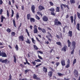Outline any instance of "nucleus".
I'll return each instance as SVG.
<instances>
[{"instance_id":"obj_29","label":"nucleus","mask_w":80,"mask_h":80,"mask_svg":"<svg viewBox=\"0 0 80 80\" xmlns=\"http://www.w3.org/2000/svg\"><path fill=\"white\" fill-rule=\"evenodd\" d=\"M7 61H8V60L7 59H5L2 61V63H7Z\"/></svg>"},{"instance_id":"obj_11","label":"nucleus","mask_w":80,"mask_h":80,"mask_svg":"<svg viewBox=\"0 0 80 80\" xmlns=\"http://www.w3.org/2000/svg\"><path fill=\"white\" fill-rule=\"evenodd\" d=\"M61 63L62 66H64L65 65V60H62L61 61Z\"/></svg>"},{"instance_id":"obj_28","label":"nucleus","mask_w":80,"mask_h":80,"mask_svg":"<svg viewBox=\"0 0 80 80\" xmlns=\"http://www.w3.org/2000/svg\"><path fill=\"white\" fill-rule=\"evenodd\" d=\"M31 40H32L33 43L35 44V43H36V41L34 40V39H33V38H32Z\"/></svg>"},{"instance_id":"obj_41","label":"nucleus","mask_w":80,"mask_h":80,"mask_svg":"<svg viewBox=\"0 0 80 80\" xmlns=\"http://www.w3.org/2000/svg\"><path fill=\"white\" fill-rule=\"evenodd\" d=\"M76 61H77V60H76V59H74L73 62V65H74L75 63H76Z\"/></svg>"},{"instance_id":"obj_52","label":"nucleus","mask_w":80,"mask_h":80,"mask_svg":"<svg viewBox=\"0 0 80 80\" xmlns=\"http://www.w3.org/2000/svg\"><path fill=\"white\" fill-rule=\"evenodd\" d=\"M14 62H15V63H16V58L15 56L14 57Z\"/></svg>"},{"instance_id":"obj_46","label":"nucleus","mask_w":80,"mask_h":80,"mask_svg":"<svg viewBox=\"0 0 80 80\" xmlns=\"http://www.w3.org/2000/svg\"><path fill=\"white\" fill-rule=\"evenodd\" d=\"M49 3L51 6H53V3L51 2H49Z\"/></svg>"},{"instance_id":"obj_45","label":"nucleus","mask_w":80,"mask_h":80,"mask_svg":"<svg viewBox=\"0 0 80 80\" xmlns=\"http://www.w3.org/2000/svg\"><path fill=\"white\" fill-rule=\"evenodd\" d=\"M77 15L78 18L80 19V14L78 12H77Z\"/></svg>"},{"instance_id":"obj_51","label":"nucleus","mask_w":80,"mask_h":80,"mask_svg":"<svg viewBox=\"0 0 80 80\" xmlns=\"http://www.w3.org/2000/svg\"><path fill=\"white\" fill-rule=\"evenodd\" d=\"M7 17H8V18L9 17V13H8V11H7Z\"/></svg>"},{"instance_id":"obj_10","label":"nucleus","mask_w":80,"mask_h":80,"mask_svg":"<svg viewBox=\"0 0 80 80\" xmlns=\"http://www.w3.org/2000/svg\"><path fill=\"white\" fill-rule=\"evenodd\" d=\"M44 10V8L42 6H39V10Z\"/></svg>"},{"instance_id":"obj_2","label":"nucleus","mask_w":80,"mask_h":80,"mask_svg":"<svg viewBox=\"0 0 80 80\" xmlns=\"http://www.w3.org/2000/svg\"><path fill=\"white\" fill-rule=\"evenodd\" d=\"M62 23L59 22L58 21V19H56L55 20V25H61Z\"/></svg>"},{"instance_id":"obj_35","label":"nucleus","mask_w":80,"mask_h":80,"mask_svg":"<svg viewBox=\"0 0 80 80\" xmlns=\"http://www.w3.org/2000/svg\"><path fill=\"white\" fill-rule=\"evenodd\" d=\"M70 2L71 3H75L74 0H70Z\"/></svg>"},{"instance_id":"obj_9","label":"nucleus","mask_w":80,"mask_h":80,"mask_svg":"<svg viewBox=\"0 0 80 80\" xmlns=\"http://www.w3.org/2000/svg\"><path fill=\"white\" fill-rule=\"evenodd\" d=\"M23 36H21L19 37V39L21 41H23Z\"/></svg>"},{"instance_id":"obj_21","label":"nucleus","mask_w":80,"mask_h":80,"mask_svg":"<svg viewBox=\"0 0 80 80\" xmlns=\"http://www.w3.org/2000/svg\"><path fill=\"white\" fill-rule=\"evenodd\" d=\"M68 47H70V44H71V42L69 40H68Z\"/></svg>"},{"instance_id":"obj_39","label":"nucleus","mask_w":80,"mask_h":80,"mask_svg":"<svg viewBox=\"0 0 80 80\" xmlns=\"http://www.w3.org/2000/svg\"><path fill=\"white\" fill-rule=\"evenodd\" d=\"M13 22L14 26L15 27H16V25H15V20L13 19Z\"/></svg>"},{"instance_id":"obj_31","label":"nucleus","mask_w":80,"mask_h":80,"mask_svg":"<svg viewBox=\"0 0 80 80\" xmlns=\"http://www.w3.org/2000/svg\"><path fill=\"white\" fill-rule=\"evenodd\" d=\"M27 19L28 20H30V14L27 15Z\"/></svg>"},{"instance_id":"obj_55","label":"nucleus","mask_w":80,"mask_h":80,"mask_svg":"<svg viewBox=\"0 0 80 80\" xmlns=\"http://www.w3.org/2000/svg\"><path fill=\"white\" fill-rule=\"evenodd\" d=\"M38 14V15H40L41 16H42V13H41L40 12H37Z\"/></svg>"},{"instance_id":"obj_63","label":"nucleus","mask_w":80,"mask_h":80,"mask_svg":"<svg viewBox=\"0 0 80 80\" xmlns=\"http://www.w3.org/2000/svg\"><path fill=\"white\" fill-rule=\"evenodd\" d=\"M30 27L31 29H32V25H30Z\"/></svg>"},{"instance_id":"obj_17","label":"nucleus","mask_w":80,"mask_h":80,"mask_svg":"<svg viewBox=\"0 0 80 80\" xmlns=\"http://www.w3.org/2000/svg\"><path fill=\"white\" fill-rule=\"evenodd\" d=\"M48 75L49 77H52V72L51 71H50L48 72Z\"/></svg>"},{"instance_id":"obj_54","label":"nucleus","mask_w":80,"mask_h":80,"mask_svg":"<svg viewBox=\"0 0 80 80\" xmlns=\"http://www.w3.org/2000/svg\"><path fill=\"white\" fill-rule=\"evenodd\" d=\"M2 12H3V9H1L0 10V14H1V15H2Z\"/></svg>"},{"instance_id":"obj_43","label":"nucleus","mask_w":80,"mask_h":80,"mask_svg":"<svg viewBox=\"0 0 80 80\" xmlns=\"http://www.w3.org/2000/svg\"><path fill=\"white\" fill-rule=\"evenodd\" d=\"M51 15H53L54 16H55V13H54V12L53 11L51 12Z\"/></svg>"},{"instance_id":"obj_14","label":"nucleus","mask_w":80,"mask_h":80,"mask_svg":"<svg viewBox=\"0 0 80 80\" xmlns=\"http://www.w3.org/2000/svg\"><path fill=\"white\" fill-rule=\"evenodd\" d=\"M33 78H35V79H36L37 80H40V78L37 77L35 74H34Z\"/></svg>"},{"instance_id":"obj_48","label":"nucleus","mask_w":80,"mask_h":80,"mask_svg":"<svg viewBox=\"0 0 80 80\" xmlns=\"http://www.w3.org/2000/svg\"><path fill=\"white\" fill-rule=\"evenodd\" d=\"M42 65V64L40 63V64H39L37 65H36V68H38V67H39V66H40V65Z\"/></svg>"},{"instance_id":"obj_16","label":"nucleus","mask_w":80,"mask_h":80,"mask_svg":"<svg viewBox=\"0 0 80 80\" xmlns=\"http://www.w3.org/2000/svg\"><path fill=\"white\" fill-rule=\"evenodd\" d=\"M1 19V22H3V19H6V18H5V17H4L3 16H2Z\"/></svg>"},{"instance_id":"obj_20","label":"nucleus","mask_w":80,"mask_h":80,"mask_svg":"<svg viewBox=\"0 0 80 80\" xmlns=\"http://www.w3.org/2000/svg\"><path fill=\"white\" fill-rule=\"evenodd\" d=\"M43 71H44L45 73H46V72H47V69L45 68V67H43Z\"/></svg>"},{"instance_id":"obj_19","label":"nucleus","mask_w":80,"mask_h":80,"mask_svg":"<svg viewBox=\"0 0 80 80\" xmlns=\"http://www.w3.org/2000/svg\"><path fill=\"white\" fill-rule=\"evenodd\" d=\"M66 48H67V47L66 46L62 48V51H64V52H66Z\"/></svg>"},{"instance_id":"obj_36","label":"nucleus","mask_w":80,"mask_h":80,"mask_svg":"<svg viewBox=\"0 0 80 80\" xmlns=\"http://www.w3.org/2000/svg\"><path fill=\"white\" fill-rule=\"evenodd\" d=\"M35 50H38V48L37 47V46L34 45L33 46Z\"/></svg>"},{"instance_id":"obj_32","label":"nucleus","mask_w":80,"mask_h":80,"mask_svg":"<svg viewBox=\"0 0 80 80\" xmlns=\"http://www.w3.org/2000/svg\"><path fill=\"white\" fill-rule=\"evenodd\" d=\"M12 14L11 15L12 17H13V15L14 14V11L13 10V9L12 10Z\"/></svg>"},{"instance_id":"obj_27","label":"nucleus","mask_w":80,"mask_h":80,"mask_svg":"<svg viewBox=\"0 0 80 80\" xmlns=\"http://www.w3.org/2000/svg\"><path fill=\"white\" fill-rule=\"evenodd\" d=\"M41 31H42V32L44 33H46V31L44 29H41Z\"/></svg>"},{"instance_id":"obj_15","label":"nucleus","mask_w":80,"mask_h":80,"mask_svg":"<svg viewBox=\"0 0 80 80\" xmlns=\"http://www.w3.org/2000/svg\"><path fill=\"white\" fill-rule=\"evenodd\" d=\"M25 42H26L27 43H28V44H30L31 43V41L28 38L27 39V40L25 41Z\"/></svg>"},{"instance_id":"obj_57","label":"nucleus","mask_w":80,"mask_h":80,"mask_svg":"<svg viewBox=\"0 0 80 80\" xmlns=\"http://www.w3.org/2000/svg\"><path fill=\"white\" fill-rule=\"evenodd\" d=\"M59 64H60V62H57L56 63V65L57 66H58V65H59Z\"/></svg>"},{"instance_id":"obj_60","label":"nucleus","mask_w":80,"mask_h":80,"mask_svg":"<svg viewBox=\"0 0 80 80\" xmlns=\"http://www.w3.org/2000/svg\"><path fill=\"white\" fill-rule=\"evenodd\" d=\"M12 35H13V36H15V32H13L12 33Z\"/></svg>"},{"instance_id":"obj_53","label":"nucleus","mask_w":80,"mask_h":80,"mask_svg":"<svg viewBox=\"0 0 80 80\" xmlns=\"http://www.w3.org/2000/svg\"><path fill=\"white\" fill-rule=\"evenodd\" d=\"M32 63L34 65H36V62H35L34 61L32 62Z\"/></svg>"},{"instance_id":"obj_64","label":"nucleus","mask_w":80,"mask_h":80,"mask_svg":"<svg viewBox=\"0 0 80 80\" xmlns=\"http://www.w3.org/2000/svg\"><path fill=\"white\" fill-rule=\"evenodd\" d=\"M46 43H47V44H48V43H49V42L48 41L47 42H46Z\"/></svg>"},{"instance_id":"obj_1","label":"nucleus","mask_w":80,"mask_h":80,"mask_svg":"<svg viewBox=\"0 0 80 80\" xmlns=\"http://www.w3.org/2000/svg\"><path fill=\"white\" fill-rule=\"evenodd\" d=\"M75 42H72V46L71 47V48H72V50L71 52V54H73L74 53V49L75 48Z\"/></svg>"},{"instance_id":"obj_13","label":"nucleus","mask_w":80,"mask_h":80,"mask_svg":"<svg viewBox=\"0 0 80 80\" xmlns=\"http://www.w3.org/2000/svg\"><path fill=\"white\" fill-rule=\"evenodd\" d=\"M43 20L45 22H47V21H48V18L46 16L44 17V18H43Z\"/></svg>"},{"instance_id":"obj_22","label":"nucleus","mask_w":80,"mask_h":80,"mask_svg":"<svg viewBox=\"0 0 80 80\" xmlns=\"http://www.w3.org/2000/svg\"><path fill=\"white\" fill-rule=\"evenodd\" d=\"M56 12H60V7H57L56 9Z\"/></svg>"},{"instance_id":"obj_40","label":"nucleus","mask_w":80,"mask_h":80,"mask_svg":"<svg viewBox=\"0 0 80 80\" xmlns=\"http://www.w3.org/2000/svg\"><path fill=\"white\" fill-rule=\"evenodd\" d=\"M71 22L72 23V22H73V16H71Z\"/></svg>"},{"instance_id":"obj_38","label":"nucleus","mask_w":80,"mask_h":80,"mask_svg":"<svg viewBox=\"0 0 80 80\" xmlns=\"http://www.w3.org/2000/svg\"><path fill=\"white\" fill-rule=\"evenodd\" d=\"M16 17L18 19V18H19V15L18 14V13L16 14Z\"/></svg>"},{"instance_id":"obj_56","label":"nucleus","mask_w":80,"mask_h":80,"mask_svg":"<svg viewBox=\"0 0 80 80\" xmlns=\"http://www.w3.org/2000/svg\"><path fill=\"white\" fill-rule=\"evenodd\" d=\"M29 71V70H25V74H26V73H27V72H28Z\"/></svg>"},{"instance_id":"obj_23","label":"nucleus","mask_w":80,"mask_h":80,"mask_svg":"<svg viewBox=\"0 0 80 80\" xmlns=\"http://www.w3.org/2000/svg\"><path fill=\"white\" fill-rule=\"evenodd\" d=\"M76 17H77V16L76 15H74V25H75V24H76V22H75V20H76Z\"/></svg>"},{"instance_id":"obj_37","label":"nucleus","mask_w":80,"mask_h":80,"mask_svg":"<svg viewBox=\"0 0 80 80\" xmlns=\"http://www.w3.org/2000/svg\"><path fill=\"white\" fill-rule=\"evenodd\" d=\"M38 57L39 58V59H40V60H43V58H42V57L40 56L38 54Z\"/></svg>"},{"instance_id":"obj_50","label":"nucleus","mask_w":80,"mask_h":80,"mask_svg":"<svg viewBox=\"0 0 80 80\" xmlns=\"http://www.w3.org/2000/svg\"><path fill=\"white\" fill-rule=\"evenodd\" d=\"M70 64H68L66 66V68H69L70 67Z\"/></svg>"},{"instance_id":"obj_62","label":"nucleus","mask_w":80,"mask_h":80,"mask_svg":"<svg viewBox=\"0 0 80 80\" xmlns=\"http://www.w3.org/2000/svg\"><path fill=\"white\" fill-rule=\"evenodd\" d=\"M56 37L58 38H60V37H59V36H58V35H56Z\"/></svg>"},{"instance_id":"obj_8","label":"nucleus","mask_w":80,"mask_h":80,"mask_svg":"<svg viewBox=\"0 0 80 80\" xmlns=\"http://www.w3.org/2000/svg\"><path fill=\"white\" fill-rule=\"evenodd\" d=\"M35 7L34 5H32L31 7V10L33 13H35Z\"/></svg>"},{"instance_id":"obj_24","label":"nucleus","mask_w":80,"mask_h":80,"mask_svg":"<svg viewBox=\"0 0 80 80\" xmlns=\"http://www.w3.org/2000/svg\"><path fill=\"white\" fill-rule=\"evenodd\" d=\"M49 10L50 11H51L52 12H54L55 11V9H54L53 8H50V9H49Z\"/></svg>"},{"instance_id":"obj_42","label":"nucleus","mask_w":80,"mask_h":80,"mask_svg":"<svg viewBox=\"0 0 80 80\" xmlns=\"http://www.w3.org/2000/svg\"><path fill=\"white\" fill-rule=\"evenodd\" d=\"M56 44H57V45H62V43H61L60 42H57Z\"/></svg>"},{"instance_id":"obj_47","label":"nucleus","mask_w":80,"mask_h":80,"mask_svg":"<svg viewBox=\"0 0 80 80\" xmlns=\"http://www.w3.org/2000/svg\"><path fill=\"white\" fill-rule=\"evenodd\" d=\"M38 53H39L40 54H43V52H42V51H38Z\"/></svg>"},{"instance_id":"obj_6","label":"nucleus","mask_w":80,"mask_h":80,"mask_svg":"<svg viewBox=\"0 0 80 80\" xmlns=\"http://www.w3.org/2000/svg\"><path fill=\"white\" fill-rule=\"evenodd\" d=\"M34 33H37L38 32V30H37V26L35 25L34 26Z\"/></svg>"},{"instance_id":"obj_5","label":"nucleus","mask_w":80,"mask_h":80,"mask_svg":"<svg viewBox=\"0 0 80 80\" xmlns=\"http://www.w3.org/2000/svg\"><path fill=\"white\" fill-rule=\"evenodd\" d=\"M74 74L76 77H78V71L77 70H74Z\"/></svg>"},{"instance_id":"obj_3","label":"nucleus","mask_w":80,"mask_h":80,"mask_svg":"<svg viewBox=\"0 0 80 80\" xmlns=\"http://www.w3.org/2000/svg\"><path fill=\"white\" fill-rule=\"evenodd\" d=\"M48 35H49L47 36L46 37H47V38H48V40H49V41L50 42H51V39H50L49 37L50 36L51 37H52V35H51L50 33L49 32H48Z\"/></svg>"},{"instance_id":"obj_30","label":"nucleus","mask_w":80,"mask_h":80,"mask_svg":"<svg viewBox=\"0 0 80 80\" xmlns=\"http://www.w3.org/2000/svg\"><path fill=\"white\" fill-rule=\"evenodd\" d=\"M15 48H16V50L17 51H18V45H16V46L15 47Z\"/></svg>"},{"instance_id":"obj_58","label":"nucleus","mask_w":80,"mask_h":80,"mask_svg":"<svg viewBox=\"0 0 80 80\" xmlns=\"http://www.w3.org/2000/svg\"><path fill=\"white\" fill-rule=\"evenodd\" d=\"M8 80H12V76L10 75L9 76V78Z\"/></svg>"},{"instance_id":"obj_12","label":"nucleus","mask_w":80,"mask_h":80,"mask_svg":"<svg viewBox=\"0 0 80 80\" xmlns=\"http://www.w3.org/2000/svg\"><path fill=\"white\" fill-rule=\"evenodd\" d=\"M68 35L69 37H72V32L69 31L68 32Z\"/></svg>"},{"instance_id":"obj_25","label":"nucleus","mask_w":80,"mask_h":80,"mask_svg":"<svg viewBox=\"0 0 80 80\" xmlns=\"http://www.w3.org/2000/svg\"><path fill=\"white\" fill-rule=\"evenodd\" d=\"M57 74H58V75L59 76H63L64 75V74H62V73H60V72H58L57 73Z\"/></svg>"},{"instance_id":"obj_33","label":"nucleus","mask_w":80,"mask_h":80,"mask_svg":"<svg viewBox=\"0 0 80 80\" xmlns=\"http://www.w3.org/2000/svg\"><path fill=\"white\" fill-rule=\"evenodd\" d=\"M35 62H41V60L39 59H38L37 60H35Z\"/></svg>"},{"instance_id":"obj_34","label":"nucleus","mask_w":80,"mask_h":80,"mask_svg":"<svg viewBox=\"0 0 80 80\" xmlns=\"http://www.w3.org/2000/svg\"><path fill=\"white\" fill-rule=\"evenodd\" d=\"M7 32H8V33H10V32H11V30H10V29L9 28H8L7 30Z\"/></svg>"},{"instance_id":"obj_4","label":"nucleus","mask_w":80,"mask_h":80,"mask_svg":"<svg viewBox=\"0 0 80 80\" xmlns=\"http://www.w3.org/2000/svg\"><path fill=\"white\" fill-rule=\"evenodd\" d=\"M0 56H2V57H7V54L5 52L1 53L0 51Z\"/></svg>"},{"instance_id":"obj_18","label":"nucleus","mask_w":80,"mask_h":80,"mask_svg":"<svg viewBox=\"0 0 80 80\" xmlns=\"http://www.w3.org/2000/svg\"><path fill=\"white\" fill-rule=\"evenodd\" d=\"M31 22H35V19L33 18H30Z\"/></svg>"},{"instance_id":"obj_59","label":"nucleus","mask_w":80,"mask_h":80,"mask_svg":"<svg viewBox=\"0 0 80 80\" xmlns=\"http://www.w3.org/2000/svg\"><path fill=\"white\" fill-rule=\"evenodd\" d=\"M3 3V2L2 0H0V5H2V3Z\"/></svg>"},{"instance_id":"obj_26","label":"nucleus","mask_w":80,"mask_h":80,"mask_svg":"<svg viewBox=\"0 0 80 80\" xmlns=\"http://www.w3.org/2000/svg\"><path fill=\"white\" fill-rule=\"evenodd\" d=\"M79 25H80L79 24H77V29L79 31H80V29H79L80 27L79 26Z\"/></svg>"},{"instance_id":"obj_7","label":"nucleus","mask_w":80,"mask_h":80,"mask_svg":"<svg viewBox=\"0 0 80 80\" xmlns=\"http://www.w3.org/2000/svg\"><path fill=\"white\" fill-rule=\"evenodd\" d=\"M61 8L63 10V6L64 8H66V7H68V6L66 5L63 4H61L60 5Z\"/></svg>"},{"instance_id":"obj_49","label":"nucleus","mask_w":80,"mask_h":80,"mask_svg":"<svg viewBox=\"0 0 80 80\" xmlns=\"http://www.w3.org/2000/svg\"><path fill=\"white\" fill-rule=\"evenodd\" d=\"M67 62H68V64H70V60L68 59L67 61Z\"/></svg>"},{"instance_id":"obj_61","label":"nucleus","mask_w":80,"mask_h":80,"mask_svg":"<svg viewBox=\"0 0 80 80\" xmlns=\"http://www.w3.org/2000/svg\"><path fill=\"white\" fill-rule=\"evenodd\" d=\"M36 38L38 42H40V41L39 39H38V38H37V37H36Z\"/></svg>"},{"instance_id":"obj_44","label":"nucleus","mask_w":80,"mask_h":80,"mask_svg":"<svg viewBox=\"0 0 80 80\" xmlns=\"http://www.w3.org/2000/svg\"><path fill=\"white\" fill-rule=\"evenodd\" d=\"M36 18L37 19V20H40V18L37 16V15H36L35 16Z\"/></svg>"}]
</instances>
